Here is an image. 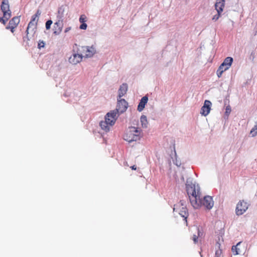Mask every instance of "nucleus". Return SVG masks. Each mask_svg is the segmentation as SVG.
<instances>
[{
    "label": "nucleus",
    "mask_w": 257,
    "mask_h": 257,
    "mask_svg": "<svg viewBox=\"0 0 257 257\" xmlns=\"http://www.w3.org/2000/svg\"><path fill=\"white\" fill-rule=\"evenodd\" d=\"M186 188L191 205L195 209L201 206V193L199 185L191 183V184L187 181Z\"/></svg>",
    "instance_id": "nucleus-1"
},
{
    "label": "nucleus",
    "mask_w": 257,
    "mask_h": 257,
    "mask_svg": "<svg viewBox=\"0 0 257 257\" xmlns=\"http://www.w3.org/2000/svg\"><path fill=\"white\" fill-rule=\"evenodd\" d=\"M141 132V129L135 126H131L129 127L128 130L127 131L124 139L129 143L139 140Z\"/></svg>",
    "instance_id": "nucleus-2"
},
{
    "label": "nucleus",
    "mask_w": 257,
    "mask_h": 257,
    "mask_svg": "<svg viewBox=\"0 0 257 257\" xmlns=\"http://www.w3.org/2000/svg\"><path fill=\"white\" fill-rule=\"evenodd\" d=\"M73 54L69 58V62L73 64L76 65L82 61L83 55L79 52L78 46L75 44L73 47Z\"/></svg>",
    "instance_id": "nucleus-3"
},
{
    "label": "nucleus",
    "mask_w": 257,
    "mask_h": 257,
    "mask_svg": "<svg viewBox=\"0 0 257 257\" xmlns=\"http://www.w3.org/2000/svg\"><path fill=\"white\" fill-rule=\"evenodd\" d=\"M233 62V58L230 57H226L216 71L217 76L220 78L224 71L228 70L231 66Z\"/></svg>",
    "instance_id": "nucleus-4"
},
{
    "label": "nucleus",
    "mask_w": 257,
    "mask_h": 257,
    "mask_svg": "<svg viewBox=\"0 0 257 257\" xmlns=\"http://www.w3.org/2000/svg\"><path fill=\"white\" fill-rule=\"evenodd\" d=\"M79 52L85 58L92 57L96 52L95 48L93 46H79Z\"/></svg>",
    "instance_id": "nucleus-5"
},
{
    "label": "nucleus",
    "mask_w": 257,
    "mask_h": 257,
    "mask_svg": "<svg viewBox=\"0 0 257 257\" xmlns=\"http://www.w3.org/2000/svg\"><path fill=\"white\" fill-rule=\"evenodd\" d=\"M37 22H33L31 21L29 22L26 30L27 35L23 38L24 41H28L30 40L28 36L29 34L32 35V37H34V35L35 34L37 31Z\"/></svg>",
    "instance_id": "nucleus-6"
},
{
    "label": "nucleus",
    "mask_w": 257,
    "mask_h": 257,
    "mask_svg": "<svg viewBox=\"0 0 257 257\" xmlns=\"http://www.w3.org/2000/svg\"><path fill=\"white\" fill-rule=\"evenodd\" d=\"M128 103L124 99L117 98L116 108L113 110L118 115L125 112L127 108Z\"/></svg>",
    "instance_id": "nucleus-7"
},
{
    "label": "nucleus",
    "mask_w": 257,
    "mask_h": 257,
    "mask_svg": "<svg viewBox=\"0 0 257 257\" xmlns=\"http://www.w3.org/2000/svg\"><path fill=\"white\" fill-rule=\"evenodd\" d=\"M118 114L115 112L113 110L108 112L105 116L104 121L108 123L110 126H112L115 122Z\"/></svg>",
    "instance_id": "nucleus-8"
},
{
    "label": "nucleus",
    "mask_w": 257,
    "mask_h": 257,
    "mask_svg": "<svg viewBox=\"0 0 257 257\" xmlns=\"http://www.w3.org/2000/svg\"><path fill=\"white\" fill-rule=\"evenodd\" d=\"M248 208V205L244 201H240L238 202L236 207V214L237 215H241L245 212Z\"/></svg>",
    "instance_id": "nucleus-9"
},
{
    "label": "nucleus",
    "mask_w": 257,
    "mask_h": 257,
    "mask_svg": "<svg viewBox=\"0 0 257 257\" xmlns=\"http://www.w3.org/2000/svg\"><path fill=\"white\" fill-rule=\"evenodd\" d=\"M214 205V201L212 198L210 196L204 197L203 199H201V206H204L206 209L210 210Z\"/></svg>",
    "instance_id": "nucleus-10"
},
{
    "label": "nucleus",
    "mask_w": 257,
    "mask_h": 257,
    "mask_svg": "<svg viewBox=\"0 0 257 257\" xmlns=\"http://www.w3.org/2000/svg\"><path fill=\"white\" fill-rule=\"evenodd\" d=\"M1 9L5 17L9 16V15H11L9 0L2 1Z\"/></svg>",
    "instance_id": "nucleus-11"
},
{
    "label": "nucleus",
    "mask_w": 257,
    "mask_h": 257,
    "mask_svg": "<svg viewBox=\"0 0 257 257\" xmlns=\"http://www.w3.org/2000/svg\"><path fill=\"white\" fill-rule=\"evenodd\" d=\"M212 103L208 100H205L203 105L201 108L200 113L205 116H207L210 112L211 110V106Z\"/></svg>",
    "instance_id": "nucleus-12"
},
{
    "label": "nucleus",
    "mask_w": 257,
    "mask_h": 257,
    "mask_svg": "<svg viewBox=\"0 0 257 257\" xmlns=\"http://www.w3.org/2000/svg\"><path fill=\"white\" fill-rule=\"evenodd\" d=\"M127 90V84L126 83H123L120 86L118 90L117 98H121L124 96Z\"/></svg>",
    "instance_id": "nucleus-13"
},
{
    "label": "nucleus",
    "mask_w": 257,
    "mask_h": 257,
    "mask_svg": "<svg viewBox=\"0 0 257 257\" xmlns=\"http://www.w3.org/2000/svg\"><path fill=\"white\" fill-rule=\"evenodd\" d=\"M225 6V0H216L215 8L217 13H221Z\"/></svg>",
    "instance_id": "nucleus-14"
},
{
    "label": "nucleus",
    "mask_w": 257,
    "mask_h": 257,
    "mask_svg": "<svg viewBox=\"0 0 257 257\" xmlns=\"http://www.w3.org/2000/svg\"><path fill=\"white\" fill-rule=\"evenodd\" d=\"M148 101V97L147 95L143 96L138 104L137 110L141 112L145 108L146 104Z\"/></svg>",
    "instance_id": "nucleus-15"
},
{
    "label": "nucleus",
    "mask_w": 257,
    "mask_h": 257,
    "mask_svg": "<svg viewBox=\"0 0 257 257\" xmlns=\"http://www.w3.org/2000/svg\"><path fill=\"white\" fill-rule=\"evenodd\" d=\"M63 21H59V20H57V21L54 23V27L55 29L54 33L56 35H58L62 31L63 28Z\"/></svg>",
    "instance_id": "nucleus-16"
},
{
    "label": "nucleus",
    "mask_w": 257,
    "mask_h": 257,
    "mask_svg": "<svg viewBox=\"0 0 257 257\" xmlns=\"http://www.w3.org/2000/svg\"><path fill=\"white\" fill-rule=\"evenodd\" d=\"M221 239L222 241H223V238L222 235L220 237H218V239L216 241V247L218 248V249L216 250L215 255L217 257H221V250L220 249V245L221 243L220 242V240Z\"/></svg>",
    "instance_id": "nucleus-17"
},
{
    "label": "nucleus",
    "mask_w": 257,
    "mask_h": 257,
    "mask_svg": "<svg viewBox=\"0 0 257 257\" xmlns=\"http://www.w3.org/2000/svg\"><path fill=\"white\" fill-rule=\"evenodd\" d=\"M64 12L65 8L64 6H61L59 8L57 15V20H59V21H63Z\"/></svg>",
    "instance_id": "nucleus-18"
},
{
    "label": "nucleus",
    "mask_w": 257,
    "mask_h": 257,
    "mask_svg": "<svg viewBox=\"0 0 257 257\" xmlns=\"http://www.w3.org/2000/svg\"><path fill=\"white\" fill-rule=\"evenodd\" d=\"M20 21V20L19 17H15L10 21L8 26L17 27L18 25L19 24Z\"/></svg>",
    "instance_id": "nucleus-19"
},
{
    "label": "nucleus",
    "mask_w": 257,
    "mask_h": 257,
    "mask_svg": "<svg viewBox=\"0 0 257 257\" xmlns=\"http://www.w3.org/2000/svg\"><path fill=\"white\" fill-rule=\"evenodd\" d=\"M179 214L186 221L188 215V213L186 207H182L181 209H180Z\"/></svg>",
    "instance_id": "nucleus-20"
},
{
    "label": "nucleus",
    "mask_w": 257,
    "mask_h": 257,
    "mask_svg": "<svg viewBox=\"0 0 257 257\" xmlns=\"http://www.w3.org/2000/svg\"><path fill=\"white\" fill-rule=\"evenodd\" d=\"M99 125L101 127V129L105 131L106 132H107L110 130V125L108 123H107V122H105L104 121H101L99 123Z\"/></svg>",
    "instance_id": "nucleus-21"
},
{
    "label": "nucleus",
    "mask_w": 257,
    "mask_h": 257,
    "mask_svg": "<svg viewBox=\"0 0 257 257\" xmlns=\"http://www.w3.org/2000/svg\"><path fill=\"white\" fill-rule=\"evenodd\" d=\"M140 121L143 127L147 128L148 125L147 118L146 115H143L140 118Z\"/></svg>",
    "instance_id": "nucleus-22"
},
{
    "label": "nucleus",
    "mask_w": 257,
    "mask_h": 257,
    "mask_svg": "<svg viewBox=\"0 0 257 257\" xmlns=\"http://www.w3.org/2000/svg\"><path fill=\"white\" fill-rule=\"evenodd\" d=\"M41 12L40 11V10H38L36 12V14L32 17V19H31V21H33V22H37L38 23V21L39 20L38 18L41 15Z\"/></svg>",
    "instance_id": "nucleus-23"
},
{
    "label": "nucleus",
    "mask_w": 257,
    "mask_h": 257,
    "mask_svg": "<svg viewBox=\"0 0 257 257\" xmlns=\"http://www.w3.org/2000/svg\"><path fill=\"white\" fill-rule=\"evenodd\" d=\"M180 207H186L185 201L180 200L179 203L175 204L173 208V211H175V210L180 209Z\"/></svg>",
    "instance_id": "nucleus-24"
},
{
    "label": "nucleus",
    "mask_w": 257,
    "mask_h": 257,
    "mask_svg": "<svg viewBox=\"0 0 257 257\" xmlns=\"http://www.w3.org/2000/svg\"><path fill=\"white\" fill-rule=\"evenodd\" d=\"M240 243V242H239L236 245L232 246L231 250L234 255L239 254V249L237 247V246L239 245Z\"/></svg>",
    "instance_id": "nucleus-25"
},
{
    "label": "nucleus",
    "mask_w": 257,
    "mask_h": 257,
    "mask_svg": "<svg viewBox=\"0 0 257 257\" xmlns=\"http://www.w3.org/2000/svg\"><path fill=\"white\" fill-rule=\"evenodd\" d=\"M175 179L176 181L179 184L183 183L184 182V178L183 174H180V179L178 177L177 174H176V175L175 176Z\"/></svg>",
    "instance_id": "nucleus-26"
},
{
    "label": "nucleus",
    "mask_w": 257,
    "mask_h": 257,
    "mask_svg": "<svg viewBox=\"0 0 257 257\" xmlns=\"http://www.w3.org/2000/svg\"><path fill=\"white\" fill-rule=\"evenodd\" d=\"M11 16L12 15H9V16H8L7 17H5V16L3 15V17L0 18V22H2L3 24H6V22L11 18Z\"/></svg>",
    "instance_id": "nucleus-27"
},
{
    "label": "nucleus",
    "mask_w": 257,
    "mask_h": 257,
    "mask_svg": "<svg viewBox=\"0 0 257 257\" xmlns=\"http://www.w3.org/2000/svg\"><path fill=\"white\" fill-rule=\"evenodd\" d=\"M250 133L252 134V136L254 137L257 135V122L253 127L251 130Z\"/></svg>",
    "instance_id": "nucleus-28"
},
{
    "label": "nucleus",
    "mask_w": 257,
    "mask_h": 257,
    "mask_svg": "<svg viewBox=\"0 0 257 257\" xmlns=\"http://www.w3.org/2000/svg\"><path fill=\"white\" fill-rule=\"evenodd\" d=\"M79 21L80 23H85L87 21V18L85 15H82L80 16Z\"/></svg>",
    "instance_id": "nucleus-29"
},
{
    "label": "nucleus",
    "mask_w": 257,
    "mask_h": 257,
    "mask_svg": "<svg viewBox=\"0 0 257 257\" xmlns=\"http://www.w3.org/2000/svg\"><path fill=\"white\" fill-rule=\"evenodd\" d=\"M45 46V43L44 41H41V40H40L39 41L38 45V48L39 49H41V48H44Z\"/></svg>",
    "instance_id": "nucleus-30"
},
{
    "label": "nucleus",
    "mask_w": 257,
    "mask_h": 257,
    "mask_svg": "<svg viewBox=\"0 0 257 257\" xmlns=\"http://www.w3.org/2000/svg\"><path fill=\"white\" fill-rule=\"evenodd\" d=\"M53 22L52 20H48L46 23V29L49 30L50 29L51 26Z\"/></svg>",
    "instance_id": "nucleus-31"
},
{
    "label": "nucleus",
    "mask_w": 257,
    "mask_h": 257,
    "mask_svg": "<svg viewBox=\"0 0 257 257\" xmlns=\"http://www.w3.org/2000/svg\"><path fill=\"white\" fill-rule=\"evenodd\" d=\"M231 107L229 105L226 107L225 114L228 116L231 112Z\"/></svg>",
    "instance_id": "nucleus-32"
},
{
    "label": "nucleus",
    "mask_w": 257,
    "mask_h": 257,
    "mask_svg": "<svg viewBox=\"0 0 257 257\" xmlns=\"http://www.w3.org/2000/svg\"><path fill=\"white\" fill-rule=\"evenodd\" d=\"M220 14H221V13H217V14H216L215 15H214L213 16V17L212 18V20L214 21H217L219 18V17L220 16Z\"/></svg>",
    "instance_id": "nucleus-33"
},
{
    "label": "nucleus",
    "mask_w": 257,
    "mask_h": 257,
    "mask_svg": "<svg viewBox=\"0 0 257 257\" xmlns=\"http://www.w3.org/2000/svg\"><path fill=\"white\" fill-rule=\"evenodd\" d=\"M87 27V24L85 23H83L80 26L79 28L82 30H86Z\"/></svg>",
    "instance_id": "nucleus-34"
},
{
    "label": "nucleus",
    "mask_w": 257,
    "mask_h": 257,
    "mask_svg": "<svg viewBox=\"0 0 257 257\" xmlns=\"http://www.w3.org/2000/svg\"><path fill=\"white\" fill-rule=\"evenodd\" d=\"M15 28H16V27H13V26H7L6 27V29H10V30H11V31L12 33H14Z\"/></svg>",
    "instance_id": "nucleus-35"
},
{
    "label": "nucleus",
    "mask_w": 257,
    "mask_h": 257,
    "mask_svg": "<svg viewBox=\"0 0 257 257\" xmlns=\"http://www.w3.org/2000/svg\"><path fill=\"white\" fill-rule=\"evenodd\" d=\"M198 238V236H197L196 235H195V234L193 235V240L195 243L197 242Z\"/></svg>",
    "instance_id": "nucleus-36"
},
{
    "label": "nucleus",
    "mask_w": 257,
    "mask_h": 257,
    "mask_svg": "<svg viewBox=\"0 0 257 257\" xmlns=\"http://www.w3.org/2000/svg\"><path fill=\"white\" fill-rule=\"evenodd\" d=\"M71 30V27H67L65 29L64 32L67 33Z\"/></svg>",
    "instance_id": "nucleus-37"
},
{
    "label": "nucleus",
    "mask_w": 257,
    "mask_h": 257,
    "mask_svg": "<svg viewBox=\"0 0 257 257\" xmlns=\"http://www.w3.org/2000/svg\"><path fill=\"white\" fill-rule=\"evenodd\" d=\"M132 170H136L137 169V167L135 165H134L131 167Z\"/></svg>",
    "instance_id": "nucleus-38"
},
{
    "label": "nucleus",
    "mask_w": 257,
    "mask_h": 257,
    "mask_svg": "<svg viewBox=\"0 0 257 257\" xmlns=\"http://www.w3.org/2000/svg\"><path fill=\"white\" fill-rule=\"evenodd\" d=\"M198 235H199L200 231H199V230H198Z\"/></svg>",
    "instance_id": "nucleus-39"
},
{
    "label": "nucleus",
    "mask_w": 257,
    "mask_h": 257,
    "mask_svg": "<svg viewBox=\"0 0 257 257\" xmlns=\"http://www.w3.org/2000/svg\"><path fill=\"white\" fill-rule=\"evenodd\" d=\"M255 35H257V31L255 32Z\"/></svg>",
    "instance_id": "nucleus-40"
}]
</instances>
